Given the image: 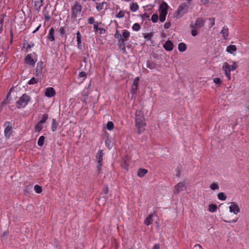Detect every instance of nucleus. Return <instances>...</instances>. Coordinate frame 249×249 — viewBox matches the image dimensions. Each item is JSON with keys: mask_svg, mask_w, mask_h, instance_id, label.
<instances>
[{"mask_svg": "<svg viewBox=\"0 0 249 249\" xmlns=\"http://www.w3.org/2000/svg\"><path fill=\"white\" fill-rule=\"evenodd\" d=\"M135 125L138 129L139 133H141V132L144 130V127L145 125V123L143 120L142 116L139 111H137L136 112Z\"/></svg>", "mask_w": 249, "mask_h": 249, "instance_id": "obj_1", "label": "nucleus"}, {"mask_svg": "<svg viewBox=\"0 0 249 249\" xmlns=\"http://www.w3.org/2000/svg\"><path fill=\"white\" fill-rule=\"evenodd\" d=\"M82 11V5L78 2H75L71 7V18L75 19L78 17Z\"/></svg>", "mask_w": 249, "mask_h": 249, "instance_id": "obj_2", "label": "nucleus"}, {"mask_svg": "<svg viewBox=\"0 0 249 249\" xmlns=\"http://www.w3.org/2000/svg\"><path fill=\"white\" fill-rule=\"evenodd\" d=\"M168 8H169L168 5L165 2H163L160 6V7H159V12H160L159 19H160V20L161 22H164L165 20V17L167 14V9Z\"/></svg>", "mask_w": 249, "mask_h": 249, "instance_id": "obj_3", "label": "nucleus"}, {"mask_svg": "<svg viewBox=\"0 0 249 249\" xmlns=\"http://www.w3.org/2000/svg\"><path fill=\"white\" fill-rule=\"evenodd\" d=\"M31 98L27 94H23L17 101V107H25L30 101Z\"/></svg>", "mask_w": 249, "mask_h": 249, "instance_id": "obj_4", "label": "nucleus"}, {"mask_svg": "<svg viewBox=\"0 0 249 249\" xmlns=\"http://www.w3.org/2000/svg\"><path fill=\"white\" fill-rule=\"evenodd\" d=\"M4 126L5 127L4 131V136L6 138H9L13 132L11 124L10 122H5Z\"/></svg>", "mask_w": 249, "mask_h": 249, "instance_id": "obj_5", "label": "nucleus"}, {"mask_svg": "<svg viewBox=\"0 0 249 249\" xmlns=\"http://www.w3.org/2000/svg\"><path fill=\"white\" fill-rule=\"evenodd\" d=\"M189 8L188 5L186 3H183L178 7L177 11L176 12L177 17H181L186 13Z\"/></svg>", "mask_w": 249, "mask_h": 249, "instance_id": "obj_6", "label": "nucleus"}, {"mask_svg": "<svg viewBox=\"0 0 249 249\" xmlns=\"http://www.w3.org/2000/svg\"><path fill=\"white\" fill-rule=\"evenodd\" d=\"M140 80L139 77H136L131 87V93L132 94V98H134L136 95L137 90L138 89L139 82Z\"/></svg>", "mask_w": 249, "mask_h": 249, "instance_id": "obj_7", "label": "nucleus"}, {"mask_svg": "<svg viewBox=\"0 0 249 249\" xmlns=\"http://www.w3.org/2000/svg\"><path fill=\"white\" fill-rule=\"evenodd\" d=\"M43 68V62L41 61H39L37 63V66L36 70V75L37 77L41 79L43 74H42V70Z\"/></svg>", "mask_w": 249, "mask_h": 249, "instance_id": "obj_8", "label": "nucleus"}, {"mask_svg": "<svg viewBox=\"0 0 249 249\" xmlns=\"http://www.w3.org/2000/svg\"><path fill=\"white\" fill-rule=\"evenodd\" d=\"M205 20L202 18H197L195 24H191L190 28L192 29L200 28L204 26Z\"/></svg>", "mask_w": 249, "mask_h": 249, "instance_id": "obj_9", "label": "nucleus"}, {"mask_svg": "<svg viewBox=\"0 0 249 249\" xmlns=\"http://www.w3.org/2000/svg\"><path fill=\"white\" fill-rule=\"evenodd\" d=\"M82 35L80 32L78 31L76 33L77 46L79 50H82L84 47V44L82 42Z\"/></svg>", "mask_w": 249, "mask_h": 249, "instance_id": "obj_10", "label": "nucleus"}, {"mask_svg": "<svg viewBox=\"0 0 249 249\" xmlns=\"http://www.w3.org/2000/svg\"><path fill=\"white\" fill-rule=\"evenodd\" d=\"M56 94L54 89L52 87H48L45 89V95L48 97H53Z\"/></svg>", "mask_w": 249, "mask_h": 249, "instance_id": "obj_11", "label": "nucleus"}, {"mask_svg": "<svg viewBox=\"0 0 249 249\" xmlns=\"http://www.w3.org/2000/svg\"><path fill=\"white\" fill-rule=\"evenodd\" d=\"M185 187V183L184 181L178 183L177 185L175 186L174 190V193L178 194L181 191L183 190Z\"/></svg>", "mask_w": 249, "mask_h": 249, "instance_id": "obj_12", "label": "nucleus"}, {"mask_svg": "<svg viewBox=\"0 0 249 249\" xmlns=\"http://www.w3.org/2000/svg\"><path fill=\"white\" fill-rule=\"evenodd\" d=\"M230 211L231 213H233L236 214L240 211L239 207L235 204L234 202L231 203V206L229 207Z\"/></svg>", "mask_w": 249, "mask_h": 249, "instance_id": "obj_13", "label": "nucleus"}, {"mask_svg": "<svg viewBox=\"0 0 249 249\" xmlns=\"http://www.w3.org/2000/svg\"><path fill=\"white\" fill-rule=\"evenodd\" d=\"M230 67H231V66L229 65L228 64V63L225 62L223 64V70H224V71L225 72V75H226V76H227L228 77V78L229 79H230V78H231V76H230L231 74L230 73V71H229V70L230 69Z\"/></svg>", "mask_w": 249, "mask_h": 249, "instance_id": "obj_14", "label": "nucleus"}, {"mask_svg": "<svg viewBox=\"0 0 249 249\" xmlns=\"http://www.w3.org/2000/svg\"><path fill=\"white\" fill-rule=\"evenodd\" d=\"M25 62L31 65L34 66L36 63V61L34 60L33 58H32L31 54H28L25 58Z\"/></svg>", "mask_w": 249, "mask_h": 249, "instance_id": "obj_15", "label": "nucleus"}, {"mask_svg": "<svg viewBox=\"0 0 249 249\" xmlns=\"http://www.w3.org/2000/svg\"><path fill=\"white\" fill-rule=\"evenodd\" d=\"M54 29L52 27L49 31V34L47 36L48 39L51 42L55 40L54 37Z\"/></svg>", "mask_w": 249, "mask_h": 249, "instance_id": "obj_16", "label": "nucleus"}, {"mask_svg": "<svg viewBox=\"0 0 249 249\" xmlns=\"http://www.w3.org/2000/svg\"><path fill=\"white\" fill-rule=\"evenodd\" d=\"M43 0H36L35 1V10L38 12L40 9L41 7L42 6Z\"/></svg>", "mask_w": 249, "mask_h": 249, "instance_id": "obj_17", "label": "nucleus"}, {"mask_svg": "<svg viewBox=\"0 0 249 249\" xmlns=\"http://www.w3.org/2000/svg\"><path fill=\"white\" fill-rule=\"evenodd\" d=\"M104 154L102 150H99L96 156V159L97 163H102Z\"/></svg>", "mask_w": 249, "mask_h": 249, "instance_id": "obj_18", "label": "nucleus"}, {"mask_svg": "<svg viewBox=\"0 0 249 249\" xmlns=\"http://www.w3.org/2000/svg\"><path fill=\"white\" fill-rule=\"evenodd\" d=\"M163 47L166 51H171L173 50V44L171 41L168 40L163 45Z\"/></svg>", "mask_w": 249, "mask_h": 249, "instance_id": "obj_19", "label": "nucleus"}, {"mask_svg": "<svg viewBox=\"0 0 249 249\" xmlns=\"http://www.w3.org/2000/svg\"><path fill=\"white\" fill-rule=\"evenodd\" d=\"M148 170L144 168H140L137 172V176L140 178H142L147 174Z\"/></svg>", "mask_w": 249, "mask_h": 249, "instance_id": "obj_20", "label": "nucleus"}, {"mask_svg": "<svg viewBox=\"0 0 249 249\" xmlns=\"http://www.w3.org/2000/svg\"><path fill=\"white\" fill-rule=\"evenodd\" d=\"M125 42L126 41L125 40H124V39L121 40H119V41H118V45L119 48L121 49L124 53L126 51Z\"/></svg>", "mask_w": 249, "mask_h": 249, "instance_id": "obj_21", "label": "nucleus"}, {"mask_svg": "<svg viewBox=\"0 0 249 249\" xmlns=\"http://www.w3.org/2000/svg\"><path fill=\"white\" fill-rule=\"evenodd\" d=\"M224 38L226 39L229 36V29L227 27L224 26L221 32Z\"/></svg>", "mask_w": 249, "mask_h": 249, "instance_id": "obj_22", "label": "nucleus"}, {"mask_svg": "<svg viewBox=\"0 0 249 249\" xmlns=\"http://www.w3.org/2000/svg\"><path fill=\"white\" fill-rule=\"evenodd\" d=\"M122 36L123 37V38L124 39V40L126 41L127 40V39L130 36V32L127 30H123L122 35Z\"/></svg>", "mask_w": 249, "mask_h": 249, "instance_id": "obj_23", "label": "nucleus"}, {"mask_svg": "<svg viewBox=\"0 0 249 249\" xmlns=\"http://www.w3.org/2000/svg\"><path fill=\"white\" fill-rule=\"evenodd\" d=\"M58 126V123L56 122V120L54 119H53L52 120V124L51 125V129L52 131L54 132L57 129V127Z\"/></svg>", "mask_w": 249, "mask_h": 249, "instance_id": "obj_24", "label": "nucleus"}, {"mask_svg": "<svg viewBox=\"0 0 249 249\" xmlns=\"http://www.w3.org/2000/svg\"><path fill=\"white\" fill-rule=\"evenodd\" d=\"M226 50L228 53H232L236 51V47L235 45H230L227 47Z\"/></svg>", "mask_w": 249, "mask_h": 249, "instance_id": "obj_25", "label": "nucleus"}, {"mask_svg": "<svg viewBox=\"0 0 249 249\" xmlns=\"http://www.w3.org/2000/svg\"><path fill=\"white\" fill-rule=\"evenodd\" d=\"M139 6L137 3H132L130 6V10L132 12H136L139 9Z\"/></svg>", "mask_w": 249, "mask_h": 249, "instance_id": "obj_26", "label": "nucleus"}, {"mask_svg": "<svg viewBox=\"0 0 249 249\" xmlns=\"http://www.w3.org/2000/svg\"><path fill=\"white\" fill-rule=\"evenodd\" d=\"M39 79H40L39 78L37 77L35 78L33 77L28 82V84L29 85H34L35 84H36L38 82Z\"/></svg>", "mask_w": 249, "mask_h": 249, "instance_id": "obj_27", "label": "nucleus"}, {"mask_svg": "<svg viewBox=\"0 0 249 249\" xmlns=\"http://www.w3.org/2000/svg\"><path fill=\"white\" fill-rule=\"evenodd\" d=\"M178 50L180 52H184L186 50L187 47L185 43H180L178 44Z\"/></svg>", "mask_w": 249, "mask_h": 249, "instance_id": "obj_28", "label": "nucleus"}, {"mask_svg": "<svg viewBox=\"0 0 249 249\" xmlns=\"http://www.w3.org/2000/svg\"><path fill=\"white\" fill-rule=\"evenodd\" d=\"M42 124H40L38 122L35 126V131L36 132H39L41 131L43 128Z\"/></svg>", "mask_w": 249, "mask_h": 249, "instance_id": "obj_29", "label": "nucleus"}, {"mask_svg": "<svg viewBox=\"0 0 249 249\" xmlns=\"http://www.w3.org/2000/svg\"><path fill=\"white\" fill-rule=\"evenodd\" d=\"M145 13L142 15V18L143 19H149L150 17V15L151 14V12H148V8L145 9Z\"/></svg>", "mask_w": 249, "mask_h": 249, "instance_id": "obj_30", "label": "nucleus"}, {"mask_svg": "<svg viewBox=\"0 0 249 249\" xmlns=\"http://www.w3.org/2000/svg\"><path fill=\"white\" fill-rule=\"evenodd\" d=\"M45 137L43 136H40L37 142V144L39 146H42L44 144Z\"/></svg>", "mask_w": 249, "mask_h": 249, "instance_id": "obj_31", "label": "nucleus"}, {"mask_svg": "<svg viewBox=\"0 0 249 249\" xmlns=\"http://www.w3.org/2000/svg\"><path fill=\"white\" fill-rule=\"evenodd\" d=\"M114 37L118 40V41L119 40H121L124 39L123 37H122V35L120 33L119 31L118 30H116L115 34L114 35Z\"/></svg>", "mask_w": 249, "mask_h": 249, "instance_id": "obj_32", "label": "nucleus"}, {"mask_svg": "<svg viewBox=\"0 0 249 249\" xmlns=\"http://www.w3.org/2000/svg\"><path fill=\"white\" fill-rule=\"evenodd\" d=\"M114 125L112 122L109 121L107 122V128L108 130H110V131L112 130L114 128Z\"/></svg>", "mask_w": 249, "mask_h": 249, "instance_id": "obj_33", "label": "nucleus"}, {"mask_svg": "<svg viewBox=\"0 0 249 249\" xmlns=\"http://www.w3.org/2000/svg\"><path fill=\"white\" fill-rule=\"evenodd\" d=\"M48 118V115L47 114H44L42 115V119L39 121L40 124H44Z\"/></svg>", "mask_w": 249, "mask_h": 249, "instance_id": "obj_34", "label": "nucleus"}, {"mask_svg": "<svg viewBox=\"0 0 249 249\" xmlns=\"http://www.w3.org/2000/svg\"><path fill=\"white\" fill-rule=\"evenodd\" d=\"M217 207L215 204H211L209 206V211L211 212H214L216 211Z\"/></svg>", "mask_w": 249, "mask_h": 249, "instance_id": "obj_35", "label": "nucleus"}, {"mask_svg": "<svg viewBox=\"0 0 249 249\" xmlns=\"http://www.w3.org/2000/svg\"><path fill=\"white\" fill-rule=\"evenodd\" d=\"M34 190H35V192L37 194H40L42 191L41 187L38 185H36L34 186Z\"/></svg>", "mask_w": 249, "mask_h": 249, "instance_id": "obj_36", "label": "nucleus"}, {"mask_svg": "<svg viewBox=\"0 0 249 249\" xmlns=\"http://www.w3.org/2000/svg\"><path fill=\"white\" fill-rule=\"evenodd\" d=\"M105 4L104 2H101V3H96V9L98 11H100L102 10L104 8V5Z\"/></svg>", "mask_w": 249, "mask_h": 249, "instance_id": "obj_37", "label": "nucleus"}, {"mask_svg": "<svg viewBox=\"0 0 249 249\" xmlns=\"http://www.w3.org/2000/svg\"><path fill=\"white\" fill-rule=\"evenodd\" d=\"M210 187L213 190H218L219 188V185H218V184L217 183H212L210 185Z\"/></svg>", "mask_w": 249, "mask_h": 249, "instance_id": "obj_38", "label": "nucleus"}, {"mask_svg": "<svg viewBox=\"0 0 249 249\" xmlns=\"http://www.w3.org/2000/svg\"><path fill=\"white\" fill-rule=\"evenodd\" d=\"M132 28L133 30L135 31H138L140 30V29L141 28V26L139 23H136L133 25Z\"/></svg>", "mask_w": 249, "mask_h": 249, "instance_id": "obj_39", "label": "nucleus"}, {"mask_svg": "<svg viewBox=\"0 0 249 249\" xmlns=\"http://www.w3.org/2000/svg\"><path fill=\"white\" fill-rule=\"evenodd\" d=\"M153 34L151 33H147L144 36V39L147 41L150 40L153 36Z\"/></svg>", "mask_w": 249, "mask_h": 249, "instance_id": "obj_40", "label": "nucleus"}, {"mask_svg": "<svg viewBox=\"0 0 249 249\" xmlns=\"http://www.w3.org/2000/svg\"><path fill=\"white\" fill-rule=\"evenodd\" d=\"M218 199L222 200H226L227 197L223 193H220L217 195Z\"/></svg>", "mask_w": 249, "mask_h": 249, "instance_id": "obj_41", "label": "nucleus"}, {"mask_svg": "<svg viewBox=\"0 0 249 249\" xmlns=\"http://www.w3.org/2000/svg\"><path fill=\"white\" fill-rule=\"evenodd\" d=\"M147 67L150 69H153L156 67V64L154 63H152L148 61L147 62Z\"/></svg>", "mask_w": 249, "mask_h": 249, "instance_id": "obj_42", "label": "nucleus"}, {"mask_svg": "<svg viewBox=\"0 0 249 249\" xmlns=\"http://www.w3.org/2000/svg\"><path fill=\"white\" fill-rule=\"evenodd\" d=\"M129 166V164L127 162L126 160H124L123 161V163H122V167L125 170H128Z\"/></svg>", "mask_w": 249, "mask_h": 249, "instance_id": "obj_43", "label": "nucleus"}, {"mask_svg": "<svg viewBox=\"0 0 249 249\" xmlns=\"http://www.w3.org/2000/svg\"><path fill=\"white\" fill-rule=\"evenodd\" d=\"M103 166V163H98V165L97 166V174L99 175L102 171Z\"/></svg>", "mask_w": 249, "mask_h": 249, "instance_id": "obj_44", "label": "nucleus"}, {"mask_svg": "<svg viewBox=\"0 0 249 249\" xmlns=\"http://www.w3.org/2000/svg\"><path fill=\"white\" fill-rule=\"evenodd\" d=\"M152 216L149 215L145 220V224L147 225H149L151 224Z\"/></svg>", "mask_w": 249, "mask_h": 249, "instance_id": "obj_45", "label": "nucleus"}, {"mask_svg": "<svg viewBox=\"0 0 249 249\" xmlns=\"http://www.w3.org/2000/svg\"><path fill=\"white\" fill-rule=\"evenodd\" d=\"M237 65L235 62H233V64L230 67V69L229 70V71H230V72L231 71H234L237 68Z\"/></svg>", "mask_w": 249, "mask_h": 249, "instance_id": "obj_46", "label": "nucleus"}, {"mask_svg": "<svg viewBox=\"0 0 249 249\" xmlns=\"http://www.w3.org/2000/svg\"><path fill=\"white\" fill-rule=\"evenodd\" d=\"M79 77L81 78H84L85 79L87 77V73L85 71L80 72L79 73Z\"/></svg>", "mask_w": 249, "mask_h": 249, "instance_id": "obj_47", "label": "nucleus"}, {"mask_svg": "<svg viewBox=\"0 0 249 249\" xmlns=\"http://www.w3.org/2000/svg\"><path fill=\"white\" fill-rule=\"evenodd\" d=\"M60 34L63 36L65 34V29L64 27H62L59 29Z\"/></svg>", "mask_w": 249, "mask_h": 249, "instance_id": "obj_48", "label": "nucleus"}, {"mask_svg": "<svg viewBox=\"0 0 249 249\" xmlns=\"http://www.w3.org/2000/svg\"><path fill=\"white\" fill-rule=\"evenodd\" d=\"M124 17V13L122 11H120L117 15L116 17L118 18H121Z\"/></svg>", "mask_w": 249, "mask_h": 249, "instance_id": "obj_49", "label": "nucleus"}, {"mask_svg": "<svg viewBox=\"0 0 249 249\" xmlns=\"http://www.w3.org/2000/svg\"><path fill=\"white\" fill-rule=\"evenodd\" d=\"M213 81L216 84H218L219 85L221 84V80L219 78H216L214 79Z\"/></svg>", "mask_w": 249, "mask_h": 249, "instance_id": "obj_50", "label": "nucleus"}, {"mask_svg": "<svg viewBox=\"0 0 249 249\" xmlns=\"http://www.w3.org/2000/svg\"><path fill=\"white\" fill-rule=\"evenodd\" d=\"M94 22V18L93 17H90L88 18V23L92 24Z\"/></svg>", "mask_w": 249, "mask_h": 249, "instance_id": "obj_51", "label": "nucleus"}, {"mask_svg": "<svg viewBox=\"0 0 249 249\" xmlns=\"http://www.w3.org/2000/svg\"><path fill=\"white\" fill-rule=\"evenodd\" d=\"M196 29H193V30L191 31V34L193 36H195L197 35V32L196 30Z\"/></svg>", "mask_w": 249, "mask_h": 249, "instance_id": "obj_52", "label": "nucleus"}, {"mask_svg": "<svg viewBox=\"0 0 249 249\" xmlns=\"http://www.w3.org/2000/svg\"><path fill=\"white\" fill-rule=\"evenodd\" d=\"M171 26V23L169 22H166L164 24V28L168 29Z\"/></svg>", "mask_w": 249, "mask_h": 249, "instance_id": "obj_53", "label": "nucleus"}, {"mask_svg": "<svg viewBox=\"0 0 249 249\" xmlns=\"http://www.w3.org/2000/svg\"><path fill=\"white\" fill-rule=\"evenodd\" d=\"M148 8V12H151L152 13V9L153 8V6H152V5H147L146 6V8L145 9H147V8Z\"/></svg>", "mask_w": 249, "mask_h": 249, "instance_id": "obj_54", "label": "nucleus"}, {"mask_svg": "<svg viewBox=\"0 0 249 249\" xmlns=\"http://www.w3.org/2000/svg\"><path fill=\"white\" fill-rule=\"evenodd\" d=\"M151 20L153 22L156 23V14H154L151 18Z\"/></svg>", "mask_w": 249, "mask_h": 249, "instance_id": "obj_55", "label": "nucleus"}, {"mask_svg": "<svg viewBox=\"0 0 249 249\" xmlns=\"http://www.w3.org/2000/svg\"><path fill=\"white\" fill-rule=\"evenodd\" d=\"M209 20L212 21L211 24V27L213 26L214 25V18H210Z\"/></svg>", "mask_w": 249, "mask_h": 249, "instance_id": "obj_56", "label": "nucleus"}, {"mask_svg": "<svg viewBox=\"0 0 249 249\" xmlns=\"http://www.w3.org/2000/svg\"><path fill=\"white\" fill-rule=\"evenodd\" d=\"M193 249H202V248L200 245H196L194 246Z\"/></svg>", "mask_w": 249, "mask_h": 249, "instance_id": "obj_57", "label": "nucleus"}, {"mask_svg": "<svg viewBox=\"0 0 249 249\" xmlns=\"http://www.w3.org/2000/svg\"><path fill=\"white\" fill-rule=\"evenodd\" d=\"M34 46V43L29 44L26 46V49H30V48H32V47H33Z\"/></svg>", "mask_w": 249, "mask_h": 249, "instance_id": "obj_58", "label": "nucleus"}, {"mask_svg": "<svg viewBox=\"0 0 249 249\" xmlns=\"http://www.w3.org/2000/svg\"><path fill=\"white\" fill-rule=\"evenodd\" d=\"M93 28L96 31H97L99 29L98 28V25L96 24H94Z\"/></svg>", "mask_w": 249, "mask_h": 249, "instance_id": "obj_59", "label": "nucleus"}, {"mask_svg": "<svg viewBox=\"0 0 249 249\" xmlns=\"http://www.w3.org/2000/svg\"><path fill=\"white\" fill-rule=\"evenodd\" d=\"M201 2L204 4H206L208 3L209 0H201Z\"/></svg>", "mask_w": 249, "mask_h": 249, "instance_id": "obj_60", "label": "nucleus"}, {"mask_svg": "<svg viewBox=\"0 0 249 249\" xmlns=\"http://www.w3.org/2000/svg\"><path fill=\"white\" fill-rule=\"evenodd\" d=\"M103 191L105 194H107L108 193V188L107 187H105L104 188Z\"/></svg>", "mask_w": 249, "mask_h": 249, "instance_id": "obj_61", "label": "nucleus"}, {"mask_svg": "<svg viewBox=\"0 0 249 249\" xmlns=\"http://www.w3.org/2000/svg\"><path fill=\"white\" fill-rule=\"evenodd\" d=\"M41 27V24H40L36 29L35 31H33V33H36V32H37V31L39 30L40 27Z\"/></svg>", "mask_w": 249, "mask_h": 249, "instance_id": "obj_62", "label": "nucleus"}, {"mask_svg": "<svg viewBox=\"0 0 249 249\" xmlns=\"http://www.w3.org/2000/svg\"><path fill=\"white\" fill-rule=\"evenodd\" d=\"M8 235V233L7 232H5L4 233H3V235L2 236H3V237L7 236Z\"/></svg>", "mask_w": 249, "mask_h": 249, "instance_id": "obj_63", "label": "nucleus"}, {"mask_svg": "<svg viewBox=\"0 0 249 249\" xmlns=\"http://www.w3.org/2000/svg\"><path fill=\"white\" fill-rule=\"evenodd\" d=\"M99 30H100V33H101V34H102V33H103V31L104 32H105V29H104V28H99Z\"/></svg>", "mask_w": 249, "mask_h": 249, "instance_id": "obj_64", "label": "nucleus"}]
</instances>
